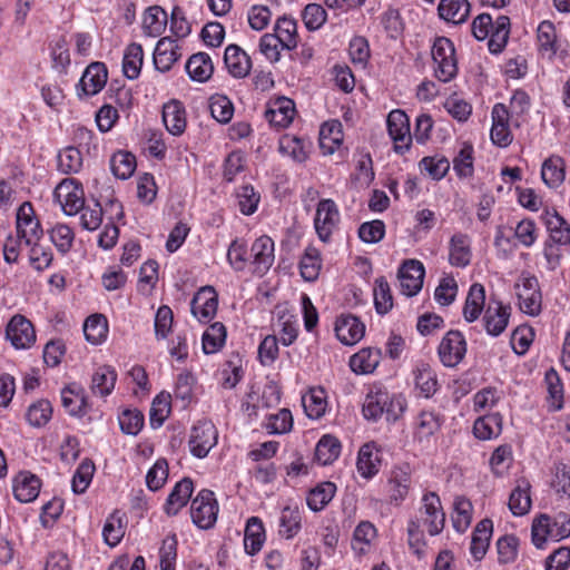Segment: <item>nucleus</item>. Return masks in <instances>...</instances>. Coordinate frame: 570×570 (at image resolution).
<instances>
[{"instance_id": "f257e3e1", "label": "nucleus", "mask_w": 570, "mask_h": 570, "mask_svg": "<svg viewBox=\"0 0 570 570\" xmlns=\"http://www.w3.org/2000/svg\"><path fill=\"white\" fill-rule=\"evenodd\" d=\"M445 527V512L436 492L428 491L422 495L417 514L407 521L406 533L410 549L419 558L424 557L428 547L424 529L431 537L439 535Z\"/></svg>"}, {"instance_id": "f03ea898", "label": "nucleus", "mask_w": 570, "mask_h": 570, "mask_svg": "<svg viewBox=\"0 0 570 570\" xmlns=\"http://www.w3.org/2000/svg\"><path fill=\"white\" fill-rule=\"evenodd\" d=\"M406 402L401 394L389 391L382 383L368 385L362 412L366 420L376 422L382 416L395 422L405 411Z\"/></svg>"}, {"instance_id": "7ed1b4c3", "label": "nucleus", "mask_w": 570, "mask_h": 570, "mask_svg": "<svg viewBox=\"0 0 570 570\" xmlns=\"http://www.w3.org/2000/svg\"><path fill=\"white\" fill-rule=\"evenodd\" d=\"M510 18L500 14L493 21L489 13H481L472 21V33L476 40L489 38L488 48L491 53L498 55L505 48L510 36Z\"/></svg>"}, {"instance_id": "20e7f679", "label": "nucleus", "mask_w": 570, "mask_h": 570, "mask_svg": "<svg viewBox=\"0 0 570 570\" xmlns=\"http://www.w3.org/2000/svg\"><path fill=\"white\" fill-rule=\"evenodd\" d=\"M570 537V515L560 512L553 517L540 514L532 522V543L542 549L548 540L560 541Z\"/></svg>"}, {"instance_id": "39448f33", "label": "nucleus", "mask_w": 570, "mask_h": 570, "mask_svg": "<svg viewBox=\"0 0 570 570\" xmlns=\"http://www.w3.org/2000/svg\"><path fill=\"white\" fill-rule=\"evenodd\" d=\"M431 56L433 60V72L441 82L453 80L459 71L458 58L453 42L446 37L435 38Z\"/></svg>"}, {"instance_id": "423d86ee", "label": "nucleus", "mask_w": 570, "mask_h": 570, "mask_svg": "<svg viewBox=\"0 0 570 570\" xmlns=\"http://www.w3.org/2000/svg\"><path fill=\"white\" fill-rule=\"evenodd\" d=\"M218 514V503L212 490L203 489L191 500L190 517L193 523L203 530L213 528Z\"/></svg>"}, {"instance_id": "0eeeda50", "label": "nucleus", "mask_w": 570, "mask_h": 570, "mask_svg": "<svg viewBox=\"0 0 570 570\" xmlns=\"http://www.w3.org/2000/svg\"><path fill=\"white\" fill-rule=\"evenodd\" d=\"M519 308L529 316H538L542 311V294L534 275L522 274L515 284Z\"/></svg>"}, {"instance_id": "6e6552de", "label": "nucleus", "mask_w": 570, "mask_h": 570, "mask_svg": "<svg viewBox=\"0 0 570 570\" xmlns=\"http://www.w3.org/2000/svg\"><path fill=\"white\" fill-rule=\"evenodd\" d=\"M412 488V473L407 464L395 465L391 469L385 485L387 502L401 507L407 499Z\"/></svg>"}, {"instance_id": "1a4fd4ad", "label": "nucleus", "mask_w": 570, "mask_h": 570, "mask_svg": "<svg viewBox=\"0 0 570 570\" xmlns=\"http://www.w3.org/2000/svg\"><path fill=\"white\" fill-rule=\"evenodd\" d=\"M218 431L209 420H199L190 430L189 450L198 459L207 456L209 451L217 444Z\"/></svg>"}, {"instance_id": "9d476101", "label": "nucleus", "mask_w": 570, "mask_h": 570, "mask_svg": "<svg viewBox=\"0 0 570 570\" xmlns=\"http://www.w3.org/2000/svg\"><path fill=\"white\" fill-rule=\"evenodd\" d=\"M386 127L390 137L394 141V150L396 154H405L412 142L410 131V120L407 115L401 109H394L387 115Z\"/></svg>"}, {"instance_id": "9b49d317", "label": "nucleus", "mask_w": 570, "mask_h": 570, "mask_svg": "<svg viewBox=\"0 0 570 570\" xmlns=\"http://www.w3.org/2000/svg\"><path fill=\"white\" fill-rule=\"evenodd\" d=\"M465 353V337L456 330L449 331L438 347L440 361L446 367L456 366L464 358Z\"/></svg>"}, {"instance_id": "f8f14e48", "label": "nucleus", "mask_w": 570, "mask_h": 570, "mask_svg": "<svg viewBox=\"0 0 570 570\" xmlns=\"http://www.w3.org/2000/svg\"><path fill=\"white\" fill-rule=\"evenodd\" d=\"M338 223L340 212L335 202L330 198L321 199L314 218V227L320 239L324 243L328 242Z\"/></svg>"}, {"instance_id": "ddd939ff", "label": "nucleus", "mask_w": 570, "mask_h": 570, "mask_svg": "<svg viewBox=\"0 0 570 570\" xmlns=\"http://www.w3.org/2000/svg\"><path fill=\"white\" fill-rule=\"evenodd\" d=\"M17 235L24 239V245H30L33 240H40L43 230L40 222L35 215V209L31 203L24 202L17 210L16 219Z\"/></svg>"}, {"instance_id": "4468645a", "label": "nucleus", "mask_w": 570, "mask_h": 570, "mask_svg": "<svg viewBox=\"0 0 570 570\" xmlns=\"http://www.w3.org/2000/svg\"><path fill=\"white\" fill-rule=\"evenodd\" d=\"M6 337L17 350L30 348L36 342V331L32 323L21 314L11 317L6 327Z\"/></svg>"}, {"instance_id": "2eb2a0df", "label": "nucleus", "mask_w": 570, "mask_h": 570, "mask_svg": "<svg viewBox=\"0 0 570 570\" xmlns=\"http://www.w3.org/2000/svg\"><path fill=\"white\" fill-rule=\"evenodd\" d=\"M510 316V305H504L502 302L491 298L482 318L487 334L493 337L501 335L509 324Z\"/></svg>"}, {"instance_id": "dca6fc26", "label": "nucleus", "mask_w": 570, "mask_h": 570, "mask_svg": "<svg viewBox=\"0 0 570 570\" xmlns=\"http://www.w3.org/2000/svg\"><path fill=\"white\" fill-rule=\"evenodd\" d=\"M61 403L66 412L73 417L81 419L91 410L85 389L71 383L61 390Z\"/></svg>"}, {"instance_id": "f3484780", "label": "nucleus", "mask_w": 570, "mask_h": 570, "mask_svg": "<svg viewBox=\"0 0 570 570\" xmlns=\"http://www.w3.org/2000/svg\"><path fill=\"white\" fill-rule=\"evenodd\" d=\"M424 275L425 269L420 261H405L399 269L402 293L410 297L416 295L423 286Z\"/></svg>"}, {"instance_id": "a211bd4d", "label": "nucleus", "mask_w": 570, "mask_h": 570, "mask_svg": "<svg viewBox=\"0 0 570 570\" xmlns=\"http://www.w3.org/2000/svg\"><path fill=\"white\" fill-rule=\"evenodd\" d=\"M55 197L68 216L78 214L85 205L83 190L72 179L62 180L55 189Z\"/></svg>"}, {"instance_id": "6ab92c4d", "label": "nucleus", "mask_w": 570, "mask_h": 570, "mask_svg": "<svg viewBox=\"0 0 570 570\" xmlns=\"http://www.w3.org/2000/svg\"><path fill=\"white\" fill-rule=\"evenodd\" d=\"M218 296L214 287H202L193 297L190 311L202 323H208L217 312Z\"/></svg>"}, {"instance_id": "aec40b11", "label": "nucleus", "mask_w": 570, "mask_h": 570, "mask_svg": "<svg viewBox=\"0 0 570 570\" xmlns=\"http://www.w3.org/2000/svg\"><path fill=\"white\" fill-rule=\"evenodd\" d=\"M252 264L254 266V273L263 276L272 267L275 255H274V240L263 235L255 239L250 247Z\"/></svg>"}, {"instance_id": "412c9836", "label": "nucleus", "mask_w": 570, "mask_h": 570, "mask_svg": "<svg viewBox=\"0 0 570 570\" xmlns=\"http://www.w3.org/2000/svg\"><path fill=\"white\" fill-rule=\"evenodd\" d=\"M108 78V70L104 62H91L83 71L79 83L77 86L78 96L97 95L106 85Z\"/></svg>"}, {"instance_id": "4be33fe9", "label": "nucleus", "mask_w": 570, "mask_h": 570, "mask_svg": "<svg viewBox=\"0 0 570 570\" xmlns=\"http://www.w3.org/2000/svg\"><path fill=\"white\" fill-rule=\"evenodd\" d=\"M40 489L41 480L29 471L19 472L12 480L13 495L21 503L35 501Z\"/></svg>"}, {"instance_id": "5701e85b", "label": "nucleus", "mask_w": 570, "mask_h": 570, "mask_svg": "<svg viewBox=\"0 0 570 570\" xmlns=\"http://www.w3.org/2000/svg\"><path fill=\"white\" fill-rule=\"evenodd\" d=\"M541 218L549 233L547 240L563 247L570 246V224L557 210H544Z\"/></svg>"}, {"instance_id": "b1692460", "label": "nucleus", "mask_w": 570, "mask_h": 570, "mask_svg": "<svg viewBox=\"0 0 570 570\" xmlns=\"http://www.w3.org/2000/svg\"><path fill=\"white\" fill-rule=\"evenodd\" d=\"M224 63L228 73L236 79L247 77L252 69L250 57L245 50L234 43L226 47L224 52Z\"/></svg>"}, {"instance_id": "393cba45", "label": "nucleus", "mask_w": 570, "mask_h": 570, "mask_svg": "<svg viewBox=\"0 0 570 570\" xmlns=\"http://www.w3.org/2000/svg\"><path fill=\"white\" fill-rule=\"evenodd\" d=\"M179 45L170 37H164L158 40L154 50V65L160 72H167L174 63L180 58Z\"/></svg>"}, {"instance_id": "a878e982", "label": "nucleus", "mask_w": 570, "mask_h": 570, "mask_svg": "<svg viewBox=\"0 0 570 570\" xmlns=\"http://www.w3.org/2000/svg\"><path fill=\"white\" fill-rule=\"evenodd\" d=\"M336 337L345 345L356 344L365 333V325L354 315H341L335 323Z\"/></svg>"}, {"instance_id": "bb28decb", "label": "nucleus", "mask_w": 570, "mask_h": 570, "mask_svg": "<svg viewBox=\"0 0 570 570\" xmlns=\"http://www.w3.org/2000/svg\"><path fill=\"white\" fill-rule=\"evenodd\" d=\"M163 122L173 136H181L187 127L186 110L179 100L173 99L163 107Z\"/></svg>"}, {"instance_id": "cd10ccee", "label": "nucleus", "mask_w": 570, "mask_h": 570, "mask_svg": "<svg viewBox=\"0 0 570 570\" xmlns=\"http://www.w3.org/2000/svg\"><path fill=\"white\" fill-rule=\"evenodd\" d=\"M194 482L190 478H183L178 481L167 497L164 511L167 515H176L191 498Z\"/></svg>"}, {"instance_id": "c85d7f7f", "label": "nucleus", "mask_w": 570, "mask_h": 570, "mask_svg": "<svg viewBox=\"0 0 570 570\" xmlns=\"http://www.w3.org/2000/svg\"><path fill=\"white\" fill-rule=\"evenodd\" d=\"M415 389L420 395L430 399L439 390V382L435 371L425 362H417L413 368Z\"/></svg>"}, {"instance_id": "c756f323", "label": "nucleus", "mask_w": 570, "mask_h": 570, "mask_svg": "<svg viewBox=\"0 0 570 570\" xmlns=\"http://www.w3.org/2000/svg\"><path fill=\"white\" fill-rule=\"evenodd\" d=\"M381 465V459L379 456L374 442L363 444L357 453L356 468L360 475L366 480L374 478Z\"/></svg>"}, {"instance_id": "7c9ffc66", "label": "nucleus", "mask_w": 570, "mask_h": 570, "mask_svg": "<svg viewBox=\"0 0 570 570\" xmlns=\"http://www.w3.org/2000/svg\"><path fill=\"white\" fill-rule=\"evenodd\" d=\"M493 532L492 520L485 518L478 522L471 539L470 552L475 560L484 558Z\"/></svg>"}, {"instance_id": "2f4dec72", "label": "nucleus", "mask_w": 570, "mask_h": 570, "mask_svg": "<svg viewBox=\"0 0 570 570\" xmlns=\"http://www.w3.org/2000/svg\"><path fill=\"white\" fill-rule=\"evenodd\" d=\"M472 257L471 240L465 234H454L450 239L449 262L455 267H466Z\"/></svg>"}, {"instance_id": "473e14b6", "label": "nucleus", "mask_w": 570, "mask_h": 570, "mask_svg": "<svg viewBox=\"0 0 570 570\" xmlns=\"http://www.w3.org/2000/svg\"><path fill=\"white\" fill-rule=\"evenodd\" d=\"M541 178L549 188H558L566 179V161L559 155H551L541 166Z\"/></svg>"}, {"instance_id": "72a5a7b5", "label": "nucleus", "mask_w": 570, "mask_h": 570, "mask_svg": "<svg viewBox=\"0 0 570 570\" xmlns=\"http://www.w3.org/2000/svg\"><path fill=\"white\" fill-rule=\"evenodd\" d=\"M381 350L376 347H365L351 356L350 367L356 374H371L381 362Z\"/></svg>"}, {"instance_id": "f704fd0d", "label": "nucleus", "mask_w": 570, "mask_h": 570, "mask_svg": "<svg viewBox=\"0 0 570 570\" xmlns=\"http://www.w3.org/2000/svg\"><path fill=\"white\" fill-rule=\"evenodd\" d=\"M185 69L191 80L205 82L212 77L214 65L208 53L197 52L188 58Z\"/></svg>"}, {"instance_id": "c9c22d12", "label": "nucleus", "mask_w": 570, "mask_h": 570, "mask_svg": "<svg viewBox=\"0 0 570 570\" xmlns=\"http://www.w3.org/2000/svg\"><path fill=\"white\" fill-rule=\"evenodd\" d=\"M275 37L281 41V48L293 50L298 45L297 22L286 14L279 17L274 26Z\"/></svg>"}, {"instance_id": "e433bc0d", "label": "nucleus", "mask_w": 570, "mask_h": 570, "mask_svg": "<svg viewBox=\"0 0 570 570\" xmlns=\"http://www.w3.org/2000/svg\"><path fill=\"white\" fill-rule=\"evenodd\" d=\"M265 529L258 517H250L246 522L244 534V548L247 554L258 553L265 542Z\"/></svg>"}, {"instance_id": "4c0bfd02", "label": "nucleus", "mask_w": 570, "mask_h": 570, "mask_svg": "<svg viewBox=\"0 0 570 570\" xmlns=\"http://www.w3.org/2000/svg\"><path fill=\"white\" fill-rule=\"evenodd\" d=\"M302 512L298 507L287 505L282 509L278 519V534L283 539L291 540L302 529Z\"/></svg>"}, {"instance_id": "58836bf2", "label": "nucleus", "mask_w": 570, "mask_h": 570, "mask_svg": "<svg viewBox=\"0 0 570 570\" xmlns=\"http://www.w3.org/2000/svg\"><path fill=\"white\" fill-rule=\"evenodd\" d=\"M485 304V289L480 283H474L470 286L465 303L463 306V317L466 322L472 323L476 321Z\"/></svg>"}, {"instance_id": "ea45409f", "label": "nucleus", "mask_w": 570, "mask_h": 570, "mask_svg": "<svg viewBox=\"0 0 570 570\" xmlns=\"http://www.w3.org/2000/svg\"><path fill=\"white\" fill-rule=\"evenodd\" d=\"M502 415L498 412L485 414L475 420L473 434L479 440H491L498 438L502 432Z\"/></svg>"}, {"instance_id": "a19ab883", "label": "nucleus", "mask_w": 570, "mask_h": 570, "mask_svg": "<svg viewBox=\"0 0 570 570\" xmlns=\"http://www.w3.org/2000/svg\"><path fill=\"white\" fill-rule=\"evenodd\" d=\"M117 372L109 365L98 367L91 377L90 390L92 394L106 397L115 389Z\"/></svg>"}, {"instance_id": "79ce46f5", "label": "nucleus", "mask_w": 570, "mask_h": 570, "mask_svg": "<svg viewBox=\"0 0 570 570\" xmlns=\"http://www.w3.org/2000/svg\"><path fill=\"white\" fill-rule=\"evenodd\" d=\"M438 12L441 19L460 24L469 17L470 3L468 0H441Z\"/></svg>"}, {"instance_id": "37998d69", "label": "nucleus", "mask_w": 570, "mask_h": 570, "mask_svg": "<svg viewBox=\"0 0 570 570\" xmlns=\"http://www.w3.org/2000/svg\"><path fill=\"white\" fill-rule=\"evenodd\" d=\"M342 450L340 440L331 434L323 435L315 448V460L321 465L332 464L338 459Z\"/></svg>"}, {"instance_id": "c03bdc74", "label": "nucleus", "mask_w": 570, "mask_h": 570, "mask_svg": "<svg viewBox=\"0 0 570 570\" xmlns=\"http://www.w3.org/2000/svg\"><path fill=\"white\" fill-rule=\"evenodd\" d=\"M167 22V12L160 6H151L144 13V32L150 37H158L165 31Z\"/></svg>"}, {"instance_id": "a18cd8bd", "label": "nucleus", "mask_w": 570, "mask_h": 570, "mask_svg": "<svg viewBox=\"0 0 570 570\" xmlns=\"http://www.w3.org/2000/svg\"><path fill=\"white\" fill-rule=\"evenodd\" d=\"M336 493V484L331 481H324L309 490L306 503L314 511H322L334 498Z\"/></svg>"}, {"instance_id": "49530a36", "label": "nucleus", "mask_w": 570, "mask_h": 570, "mask_svg": "<svg viewBox=\"0 0 570 570\" xmlns=\"http://www.w3.org/2000/svg\"><path fill=\"white\" fill-rule=\"evenodd\" d=\"M144 62V50L141 45L132 42L128 45L122 58V72L130 79H137L140 75Z\"/></svg>"}, {"instance_id": "de8ad7c7", "label": "nucleus", "mask_w": 570, "mask_h": 570, "mask_svg": "<svg viewBox=\"0 0 570 570\" xmlns=\"http://www.w3.org/2000/svg\"><path fill=\"white\" fill-rule=\"evenodd\" d=\"M442 416L432 411H422L415 422V438L419 441L429 440L442 425Z\"/></svg>"}, {"instance_id": "09e8293b", "label": "nucleus", "mask_w": 570, "mask_h": 570, "mask_svg": "<svg viewBox=\"0 0 570 570\" xmlns=\"http://www.w3.org/2000/svg\"><path fill=\"white\" fill-rule=\"evenodd\" d=\"M530 484L522 480L518 482L509 498V509L513 515H524L531 508Z\"/></svg>"}, {"instance_id": "8fccbe9b", "label": "nucleus", "mask_w": 570, "mask_h": 570, "mask_svg": "<svg viewBox=\"0 0 570 570\" xmlns=\"http://www.w3.org/2000/svg\"><path fill=\"white\" fill-rule=\"evenodd\" d=\"M453 528L459 533H464L471 524L473 505L465 497H455L453 502Z\"/></svg>"}, {"instance_id": "3c124183", "label": "nucleus", "mask_w": 570, "mask_h": 570, "mask_svg": "<svg viewBox=\"0 0 570 570\" xmlns=\"http://www.w3.org/2000/svg\"><path fill=\"white\" fill-rule=\"evenodd\" d=\"M322 268V258L320 250L314 246H307L299 261L301 275L305 281L314 282L317 279Z\"/></svg>"}, {"instance_id": "603ef678", "label": "nucleus", "mask_w": 570, "mask_h": 570, "mask_svg": "<svg viewBox=\"0 0 570 570\" xmlns=\"http://www.w3.org/2000/svg\"><path fill=\"white\" fill-rule=\"evenodd\" d=\"M544 383L547 385L548 391V402L549 406L553 411H559L563 406V383L558 374V372L550 367L544 375Z\"/></svg>"}, {"instance_id": "864d4df0", "label": "nucleus", "mask_w": 570, "mask_h": 570, "mask_svg": "<svg viewBox=\"0 0 570 570\" xmlns=\"http://www.w3.org/2000/svg\"><path fill=\"white\" fill-rule=\"evenodd\" d=\"M302 404L309 419L316 420L322 417L327 406L324 389H311L309 392L302 397Z\"/></svg>"}, {"instance_id": "5fc2aeb1", "label": "nucleus", "mask_w": 570, "mask_h": 570, "mask_svg": "<svg viewBox=\"0 0 570 570\" xmlns=\"http://www.w3.org/2000/svg\"><path fill=\"white\" fill-rule=\"evenodd\" d=\"M227 336L226 327L220 322L213 323L203 334V351L205 354L218 352L225 344Z\"/></svg>"}, {"instance_id": "6e6d98bb", "label": "nucleus", "mask_w": 570, "mask_h": 570, "mask_svg": "<svg viewBox=\"0 0 570 570\" xmlns=\"http://www.w3.org/2000/svg\"><path fill=\"white\" fill-rule=\"evenodd\" d=\"M136 166V157L129 151L119 150L110 158V169L112 174L115 177L122 180L132 176Z\"/></svg>"}, {"instance_id": "4d7b16f0", "label": "nucleus", "mask_w": 570, "mask_h": 570, "mask_svg": "<svg viewBox=\"0 0 570 570\" xmlns=\"http://www.w3.org/2000/svg\"><path fill=\"white\" fill-rule=\"evenodd\" d=\"M108 333V324L107 318L101 314L90 315L85 324H83V334L86 340L94 344L98 345L102 343Z\"/></svg>"}, {"instance_id": "13d9d810", "label": "nucleus", "mask_w": 570, "mask_h": 570, "mask_svg": "<svg viewBox=\"0 0 570 570\" xmlns=\"http://www.w3.org/2000/svg\"><path fill=\"white\" fill-rule=\"evenodd\" d=\"M373 296L374 307L377 314L385 315L392 309L393 296L385 277L382 276L375 279Z\"/></svg>"}, {"instance_id": "bf43d9fd", "label": "nucleus", "mask_w": 570, "mask_h": 570, "mask_svg": "<svg viewBox=\"0 0 570 570\" xmlns=\"http://www.w3.org/2000/svg\"><path fill=\"white\" fill-rule=\"evenodd\" d=\"M24 247L29 248L28 257L32 268L42 272L51 265L53 254L50 247L41 245L39 240H33V243L24 245Z\"/></svg>"}, {"instance_id": "052dcab7", "label": "nucleus", "mask_w": 570, "mask_h": 570, "mask_svg": "<svg viewBox=\"0 0 570 570\" xmlns=\"http://www.w3.org/2000/svg\"><path fill=\"white\" fill-rule=\"evenodd\" d=\"M95 463L90 459H83L78 465L71 480V488L76 494H82L89 488L94 473Z\"/></svg>"}, {"instance_id": "680f3d73", "label": "nucleus", "mask_w": 570, "mask_h": 570, "mask_svg": "<svg viewBox=\"0 0 570 570\" xmlns=\"http://www.w3.org/2000/svg\"><path fill=\"white\" fill-rule=\"evenodd\" d=\"M27 421L31 426L42 428L52 417V405L48 400H39L32 403L26 414Z\"/></svg>"}, {"instance_id": "e2e57ef3", "label": "nucleus", "mask_w": 570, "mask_h": 570, "mask_svg": "<svg viewBox=\"0 0 570 570\" xmlns=\"http://www.w3.org/2000/svg\"><path fill=\"white\" fill-rule=\"evenodd\" d=\"M236 197L238 200V208L243 215H253L258 207L261 202V195L249 184L242 185L236 190Z\"/></svg>"}, {"instance_id": "0e129e2a", "label": "nucleus", "mask_w": 570, "mask_h": 570, "mask_svg": "<svg viewBox=\"0 0 570 570\" xmlns=\"http://www.w3.org/2000/svg\"><path fill=\"white\" fill-rule=\"evenodd\" d=\"M82 167V155L77 147H66L58 154V169L62 174L78 173Z\"/></svg>"}, {"instance_id": "69168bd1", "label": "nucleus", "mask_w": 570, "mask_h": 570, "mask_svg": "<svg viewBox=\"0 0 570 570\" xmlns=\"http://www.w3.org/2000/svg\"><path fill=\"white\" fill-rule=\"evenodd\" d=\"M537 38L540 51L548 52L550 57L557 53L556 27L551 21L544 20L539 24Z\"/></svg>"}, {"instance_id": "338daca9", "label": "nucleus", "mask_w": 570, "mask_h": 570, "mask_svg": "<svg viewBox=\"0 0 570 570\" xmlns=\"http://www.w3.org/2000/svg\"><path fill=\"white\" fill-rule=\"evenodd\" d=\"M49 234L50 240L60 254L65 255L71 249L75 233L68 225L57 224L50 229Z\"/></svg>"}, {"instance_id": "774afa93", "label": "nucleus", "mask_w": 570, "mask_h": 570, "mask_svg": "<svg viewBox=\"0 0 570 570\" xmlns=\"http://www.w3.org/2000/svg\"><path fill=\"white\" fill-rule=\"evenodd\" d=\"M177 537L170 534L163 540L159 549V567L160 570H175L177 559Z\"/></svg>"}]
</instances>
